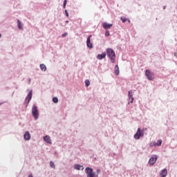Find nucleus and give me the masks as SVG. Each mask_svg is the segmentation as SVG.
Listing matches in <instances>:
<instances>
[{"instance_id":"a878e982","label":"nucleus","mask_w":177,"mask_h":177,"mask_svg":"<svg viewBox=\"0 0 177 177\" xmlns=\"http://www.w3.org/2000/svg\"><path fill=\"white\" fill-rule=\"evenodd\" d=\"M129 100L130 103H133V100H134L133 97H131V98H129Z\"/></svg>"},{"instance_id":"aec40b11","label":"nucleus","mask_w":177,"mask_h":177,"mask_svg":"<svg viewBox=\"0 0 177 177\" xmlns=\"http://www.w3.org/2000/svg\"><path fill=\"white\" fill-rule=\"evenodd\" d=\"M85 86H86L88 88V86H89V85H91V82L89 81V80H85Z\"/></svg>"},{"instance_id":"5701e85b","label":"nucleus","mask_w":177,"mask_h":177,"mask_svg":"<svg viewBox=\"0 0 177 177\" xmlns=\"http://www.w3.org/2000/svg\"><path fill=\"white\" fill-rule=\"evenodd\" d=\"M67 5V0H64L63 3V8L66 9V6Z\"/></svg>"},{"instance_id":"2eb2a0df","label":"nucleus","mask_w":177,"mask_h":177,"mask_svg":"<svg viewBox=\"0 0 177 177\" xmlns=\"http://www.w3.org/2000/svg\"><path fill=\"white\" fill-rule=\"evenodd\" d=\"M17 26H18V28L19 30H23V24H21L20 20H19V19H17Z\"/></svg>"},{"instance_id":"20e7f679","label":"nucleus","mask_w":177,"mask_h":177,"mask_svg":"<svg viewBox=\"0 0 177 177\" xmlns=\"http://www.w3.org/2000/svg\"><path fill=\"white\" fill-rule=\"evenodd\" d=\"M143 136H145V132L143 130L140 129V128H138L136 133L134 134L133 138L136 140H139V139H140V138H143Z\"/></svg>"},{"instance_id":"c9c22d12","label":"nucleus","mask_w":177,"mask_h":177,"mask_svg":"<svg viewBox=\"0 0 177 177\" xmlns=\"http://www.w3.org/2000/svg\"><path fill=\"white\" fill-rule=\"evenodd\" d=\"M150 146L151 147V146H153V145H151V144H150Z\"/></svg>"},{"instance_id":"f257e3e1","label":"nucleus","mask_w":177,"mask_h":177,"mask_svg":"<svg viewBox=\"0 0 177 177\" xmlns=\"http://www.w3.org/2000/svg\"><path fill=\"white\" fill-rule=\"evenodd\" d=\"M100 169H97L96 172L93 171L92 167H87L85 168V174H86L87 177H99V174H100Z\"/></svg>"},{"instance_id":"4468645a","label":"nucleus","mask_w":177,"mask_h":177,"mask_svg":"<svg viewBox=\"0 0 177 177\" xmlns=\"http://www.w3.org/2000/svg\"><path fill=\"white\" fill-rule=\"evenodd\" d=\"M114 73L115 75H120V68L118 67V64L115 66Z\"/></svg>"},{"instance_id":"6e6552de","label":"nucleus","mask_w":177,"mask_h":177,"mask_svg":"<svg viewBox=\"0 0 177 177\" xmlns=\"http://www.w3.org/2000/svg\"><path fill=\"white\" fill-rule=\"evenodd\" d=\"M91 38H92V35H90L86 39L87 48L92 49L93 48V44L91 42Z\"/></svg>"},{"instance_id":"f03ea898","label":"nucleus","mask_w":177,"mask_h":177,"mask_svg":"<svg viewBox=\"0 0 177 177\" xmlns=\"http://www.w3.org/2000/svg\"><path fill=\"white\" fill-rule=\"evenodd\" d=\"M106 55L108 57H109L111 63L115 62V52H114V50H113V48H107Z\"/></svg>"},{"instance_id":"412c9836","label":"nucleus","mask_w":177,"mask_h":177,"mask_svg":"<svg viewBox=\"0 0 177 177\" xmlns=\"http://www.w3.org/2000/svg\"><path fill=\"white\" fill-rule=\"evenodd\" d=\"M53 103H59V98L57 97H53Z\"/></svg>"},{"instance_id":"f3484780","label":"nucleus","mask_w":177,"mask_h":177,"mask_svg":"<svg viewBox=\"0 0 177 177\" xmlns=\"http://www.w3.org/2000/svg\"><path fill=\"white\" fill-rule=\"evenodd\" d=\"M128 97L129 99L133 97V91H132V90L128 91Z\"/></svg>"},{"instance_id":"c756f323","label":"nucleus","mask_w":177,"mask_h":177,"mask_svg":"<svg viewBox=\"0 0 177 177\" xmlns=\"http://www.w3.org/2000/svg\"><path fill=\"white\" fill-rule=\"evenodd\" d=\"M165 9H167V6H163V10H165Z\"/></svg>"},{"instance_id":"cd10ccee","label":"nucleus","mask_w":177,"mask_h":177,"mask_svg":"<svg viewBox=\"0 0 177 177\" xmlns=\"http://www.w3.org/2000/svg\"><path fill=\"white\" fill-rule=\"evenodd\" d=\"M64 12H65V15L66 16V17H68V16H69L68 11H67V10H65Z\"/></svg>"},{"instance_id":"7c9ffc66","label":"nucleus","mask_w":177,"mask_h":177,"mask_svg":"<svg viewBox=\"0 0 177 177\" xmlns=\"http://www.w3.org/2000/svg\"><path fill=\"white\" fill-rule=\"evenodd\" d=\"M28 83L30 84L31 83V79H28Z\"/></svg>"},{"instance_id":"473e14b6","label":"nucleus","mask_w":177,"mask_h":177,"mask_svg":"<svg viewBox=\"0 0 177 177\" xmlns=\"http://www.w3.org/2000/svg\"><path fill=\"white\" fill-rule=\"evenodd\" d=\"M2 37V35L0 33V38Z\"/></svg>"},{"instance_id":"9d476101","label":"nucleus","mask_w":177,"mask_h":177,"mask_svg":"<svg viewBox=\"0 0 177 177\" xmlns=\"http://www.w3.org/2000/svg\"><path fill=\"white\" fill-rule=\"evenodd\" d=\"M106 55L107 54L106 53V52H104L102 54H98L97 55V59L98 60H103V59H104L106 57Z\"/></svg>"},{"instance_id":"7ed1b4c3","label":"nucleus","mask_w":177,"mask_h":177,"mask_svg":"<svg viewBox=\"0 0 177 177\" xmlns=\"http://www.w3.org/2000/svg\"><path fill=\"white\" fill-rule=\"evenodd\" d=\"M32 115L35 121H37L39 118V111L38 110V106L35 104H33L32 106Z\"/></svg>"},{"instance_id":"c85d7f7f","label":"nucleus","mask_w":177,"mask_h":177,"mask_svg":"<svg viewBox=\"0 0 177 177\" xmlns=\"http://www.w3.org/2000/svg\"><path fill=\"white\" fill-rule=\"evenodd\" d=\"M28 177H34V176H32V174H30L28 175Z\"/></svg>"},{"instance_id":"0eeeda50","label":"nucleus","mask_w":177,"mask_h":177,"mask_svg":"<svg viewBox=\"0 0 177 177\" xmlns=\"http://www.w3.org/2000/svg\"><path fill=\"white\" fill-rule=\"evenodd\" d=\"M157 160H158V156L153 155V156H151L149 160L150 165H154V164H156V161H157Z\"/></svg>"},{"instance_id":"1a4fd4ad","label":"nucleus","mask_w":177,"mask_h":177,"mask_svg":"<svg viewBox=\"0 0 177 177\" xmlns=\"http://www.w3.org/2000/svg\"><path fill=\"white\" fill-rule=\"evenodd\" d=\"M102 27L104 30H110L113 27V24H109L107 22H104L102 24Z\"/></svg>"},{"instance_id":"dca6fc26","label":"nucleus","mask_w":177,"mask_h":177,"mask_svg":"<svg viewBox=\"0 0 177 177\" xmlns=\"http://www.w3.org/2000/svg\"><path fill=\"white\" fill-rule=\"evenodd\" d=\"M40 69L41 70V71H46V66H45V64H41Z\"/></svg>"},{"instance_id":"9b49d317","label":"nucleus","mask_w":177,"mask_h":177,"mask_svg":"<svg viewBox=\"0 0 177 177\" xmlns=\"http://www.w3.org/2000/svg\"><path fill=\"white\" fill-rule=\"evenodd\" d=\"M24 140H30L31 139V134H30L29 131H26L24 135Z\"/></svg>"},{"instance_id":"ddd939ff","label":"nucleus","mask_w":177,"mask_h":177,"mask_svg":"<svg viewBox=\"0 0 177 177\" xmlns=\"http://www.w3.org/2000/svg\"><path fill=\"white\" fill-rule=\"evenodd\" d=\"M74 169L77 171H84V166L81 165H74Z\"/></svg>"},{"instance_id":"bb28decb","label":"nucleus","mask_w":177,"mask_h":177,"mask_svg":"<svg viewBox=\"0 0 177 177\" xmlns=\"http://www.w3.org/2000/svg\"><path fill=\"white\" fill-rule=\"evenodd\" d=\"M68 33L67 32H64V34L62 35V38H65V37H67Z\"/></svg>"},{"instance_id":"a211bd4d","label":"nucleus","mask_w":177,"mask_h":177,"mask_svg":"<svg viewBox=\"0 0 177 177\" xmlns=\"http://www.w3.org/2000/svg\"><path fill=\"white\" fill-rule=\"evenodd\" d=\"M44 140H45L46 142V143H50L49 142V140H50V137H49V136H45L44 137Z\"/></svg>"},{"instance_id":"393cba45","label":"nucleus","mask_w":177,"mask_h":177,"mask_svg":"<svg viewBox=\"0 0 177 177\" xmlns=\"http://www.w3.org/2000/svg\"><path fill=\"white\" fill-rule=\"evenodd\" d=\"M109 35H110V32L109 30H106L105 37H109Z\"/></svg>"},{"instance_id":"f8f14e48","label":"nucleus","mask_w":177,"mask_h":177,"mask_svg":"<svg viewBox=\"0 0 177 177\" xmlns=\"http://www.w3.org/2000/svg\"><path fill=\"white\" fill-rule=\"evenodd\" d=\"M160 177H166L168 175V170L167 169H163L160 173Z\"/></svg>"},{"instance_id":"72a5a7b5","label":"nucleus","mask_w":177,"mask_h":177,"mask_svg":"<svg viewBox=\"0 0 177 177\" xmlns=\"http://www.w3.org/2000/svg\"><path fill=\"white\" fill-rule=\"evenodd\" d=\"M66 24L68 23V21H66Z\"/></svg>"},{"instance_id":"6ab92c4d","label":"nucleus","mask_w":177,"mask_h":177,"mask_svg":"<svg viewBox=\"0 0 177 177\" xmlns=\"http://www.w3.org/2000/svg\"><path fill=\"white\" fill-rule=\"evenodd\" d=\"M162 145V140H158L157 142L153 145V146H161Z\"/></svg>"},{"instance_id":"b1692460","label":"nucleus","mask_w":177,"mask_h":177,"mask_svg":"<svg viewBox=\"0 0 177 177\" xmlns=\"http://www.w3.org/2000/svg\"><path fill=\"white\" fill-rule=\"evenodd\" d=\"M50 167L51 168H55V163L53 161L50 162Z\"/></svg>"},{"instance_id":"f704fd0d","label":"nucleus","mask_w":177,"mask_h":177,"mask_svg":"<svg viewBox=\"0 0 177 177\" xmlns=\"http://www.w3.org/2000/svg\"><path fill=\"white\" fill-rule=\"evenodd\" d=\"M174 56H176V53H174Z\"/></svg>"},{"instance_id":"423d86ee","label":"nucleus","mask_w":177,"mask_h":177,"mask_svg":"<svg viewBox=\"0 0 177 177\" xmlns=\"http://www.w3.org/2000/svg\"><path fill=\"white\" fill-rule=\"evenodd\" d=\"M145 75L149 81H153V80H154V73L149 69L145 71Z\"/></svg>"},{"instance_id":"4be33fe9","label":"nucleus","mask_w":177,"mask_h":177,"mask_svg":"<svg viewBox=\"0 0 177 177\" xmlns=\"http://www.w3.org/2000/svg\"><path fill=\"white\" fill-rule=\"evenodd\" d=\"M121 20L122 23H125L128 19L125 17H121Z\"/></svg>"},{"instance_id":"2f4dec72","label":"nucleus","mask_w":177,"mask_h":177,"mask_svg":"<svg viewBox=\"0 0 177 177\" xmlns=\"http://www.w3.org/2000/svg\"><path fill=\"white\" fill-rule=\"evenodd\" d=\"M128 22L130 23V22H131V20L128 19Z\"/></svg>"},{"instance_id":"39448f33","label":"nucleus","mask_w":177,"mask_h":177,"mask_svg":"<svg viewBox=\"0 0 177 177\" xmlns=\"http://www.w3.org/2000/svg\"><path fill=\"white\" fill-rule=\"evenodd\" d=\"M31 99H32V90L28 93L25 98L24 104H26V107H28V104H30V102H31Z\"/></svg>"}]
</instances>
